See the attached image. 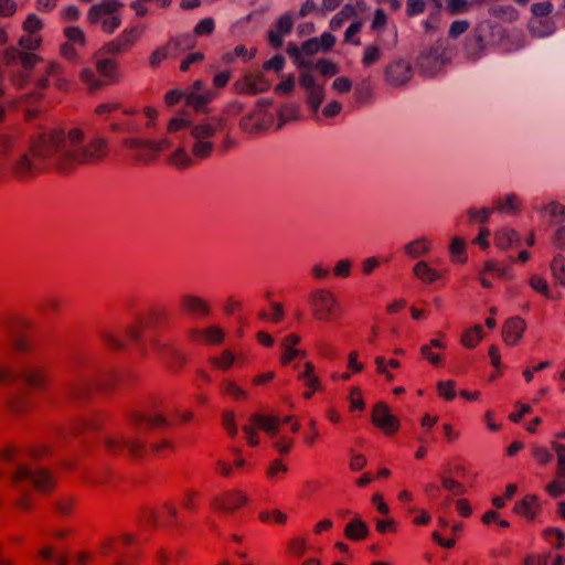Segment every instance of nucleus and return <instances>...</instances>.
<instances>
[{
  "mask_svg": "<svg viewBox=\"0 0 565 565\" xmlns=\"http://www.w3.org/2000/svg\"><path fill=\"white\" fill-rule=\"evenodd\" d=\"M85 131L81 127L56 128L36 136L28 152L11 164L12 174L21 180L31 179L53 168L70 174L81 166L96 164L110 153L109 140L97 134L84 143Z\"/></svg>",
  "mask_w": 565,
  "mask_h": 565,
  "instance_id": "nucleus-1",
  "label": "nucleus"
},
{
  "mask_svg": "<svg viewBox=\"0 0 565 565\" xmlns=\"http://www.w3.org/2000/svg\"><path fill=\"white\" fill-rule=\"evenodd\" d=\"M224 120L213 118L193 124L190 128L192 154L199 160L210 159L216 148L215 137L223 130Z\"/></svg>",
  "mask_w": 565,
  "mask_h": 565,
  "instance_id": "nucleus-2",
  "label": "nucleus"
},
{
  "mask_svg": "<svg viewBox=\"0 0 565 565\" xmlns=\"http://www.w3.org/2000/svg\"><path fill=\"white\" fill-rule=\"evenodd\" d=\"M307 302L313 320L333 322L342 317L341 303L333 291L316 288L307 297Z\"/></svg>",
  "mask_w": 565,
  "mask_h": 565,
  "instance_id": "nucleus-3",
  "label": "nucleus"
},
{
  "mask_svg": "<svg viewBox=\"0 0 565 565\" xmlns=\"http://www.w3.org/2000/svg\"><path fill=\"white\" fill-rule=\"evenodd\" d=\"M121 8L122 2L118 0H100L89 8L86 20L90 25L111 34L121 25Z\"/></svg>",
  "mask_w": 565,
  "mask_h": 565,
  "instance_id": "nucleus-4",
  "label": "nucleus"
},
{
  "mask_svg": "<svg viewBox=\"0 0 565 565\" xmlns=\"http://www.w3.org/2000/svg\"><path fill=\"white\" fill-rule=\"evenodd\" d=\"M136 537L134 534H122L108 537L103 541L99 552L105 557H114V565H134L132 561L137 557V553L132 547Z\"/></svg>",
  "mask_w": 565,
  "mask_h": 565,
  "instance_id": "nucleus-5",
  "label": "nucleus"
},
{
  "mask_svg": "<svg viewBox=\"0 0 565 565\" xmlns=\"http://www.w3.org/2000/svg\"><path fill=\"white\" fill-rule=\"evenodd\" d=\"M281 427V418L274 414L255 413L248 417V424L244 425L242 430L246 436L247 445L256 447L260 444L258 430L264 431L269 437H275Z\"/></svg>",
  "mask_w": 565,
  "mask_h": 565,
  "instance_id": "nucleus-6",
  "label": "nucleus"
},
{
  "mask_svg": "<svg viewBox=\"0 0 565 565\" xmlns=\"http://www.w3.org/2000/svg\"><path fill=\"white\" fill-rule=\"evenodd\" d=\"M12 478L14 482L30 479L34 488L42 493L52 492L56 484L53 475L47 469H30L24 465H21L17 468Z\"/></svg>",
  "mask_w": 565,
  "mask_h": 565,
  "instance_id": "nucleus-7",
  "label": "nucleus"
},
{
  "mask_svg": "<svg viewBox=\"0 0 565 565\" xmlns=\"http://www.w3.org/2000/svg\"><path fill=\"white\" fill-rule=\"evenodd\" d=\"M186 338L193 344L217 347L224 343L225 330L216 324L195 327L186 331Z\"/></svg>",
  "mask_w": 565,
  "mask_h": 565,
  "instance_id": "nucleus-8",
  "label": "nucleus"
},
{
  "mask_svg": "<svg viewBox=\"0 0 565 565\" xmlns=\"http://www.w3.org/2000/svg\"><path fill=\"white\" fill-rule=\"evenodd\" d=\"M248 502L249 498L244 491L233 489L216 495L211 502V508L217 513L230 514L245 507Z\"/></svg>",
  "mask_w": 565,
  "mask_h": 565,
  "instance_id": "nucleus-9",
  "label": "nucleus"
},
{
  "mask_svg": "<svg viewBox=\"0 0 565 565\" xmlns=\"http://www.w3.org/2000/svg\"><path fill=\"white\" fill-rule=\"evenodd\" d=\"M179 307L182 313L196 319L207 318L212 315L211 303L194 294H184L179 299Z\"/></svg>",
  "mask_w": 565,
  "mask_h": 565,
  "instance_id": "nucleus-10",
  "label": "nucleus"
},
{
  "mask_svg": "<svg viewBox=\"0 0 565 565\" xmlns=\"http://www.w3.org/2000/svg\"><path fill=\"white\" fill-rule=\"evenodd\" d=\"M372 424L386 435H393L399 429V420L394 416L384 402L376 403L372 408Z\"/></svg>",
  "mask_w": 565,
  "mask_h": 565,
  "instance_id": "nucleus-11",
  "label": "nucleus"
},
{
  "mask_svg": "<svg viewBox=\"0 0 565 565\" xmlns=\"http://www.w3.org/2000/svg\"><path fill=\"white\" fill-rule=\"evenodd\" d=\"M129 420L137 431L164 429L171 426V422L160 413L146 414L142 412H132L129 416Z\"/></svg>",
  "mask_w": 565,
  "mask_h": 565,
  "instance_id": "nucleus-12",
  "label": "nucleus"
},
{
  "mask_svg": "<svg viewBox=\"0 0 565 565\" xmlns=\"http://www.w3.org/2000/svg\"><path fill=\"white\" fill-rule=\"evenodd\" d=\"M106 447L114 452L128 450L134 457L141 458L146 454V445L140 438H126L124 436H109L105 439Z\"/></svg>",
  "mask_w": 565,
  "mask_h": 565,
  "instance_id": "nucleus-13",
  "label": "nucleus"
},
{
  "mask_svg": "<svg viewBox=\"0 0 565 565\" xmlns=\"http://www.w3.org/2000/svg\"><path fill=\"white\" fill-rule=\"evenodd\" d=\"M141 31L138 28L125 29L116 39L105 45L109 54H122L129 51L140 38Z\"/></svg>",
  "mask_w": 565,
  "mask_h": 565,
  "instance_id": "nucleus-14",
  "label": "nucleus"
},
{
  "mask_svg": "<svg viewBox=\"0 0 565 565\" xmlns=\"http://www.w3.org/2000/svg\"><path fill=\"white\" fill-rule=\"evenodd\" d=\"M504 278H512L510 270L492 259L486 260L482 269L479 273V280L483 288H491L493 286L492 279Z\"/></svg>",
  "mask_w": 565,
  "mask_h": 565,
  "instance_id": "nucleus-15",
  "label": "nucleus"
},
{
  "mask_svg": "<svg viewBox=\"0 0 565 565\" xmlns=\"http://www.w3.org/2000/svg\"><path fill=\"white\" fill-rule=\"evenodd\" d=\"M384 75L388 84L401 86L411 79L412 67L408 62L395 61L385 67Z\"/></svg>",
  "mask_w": 565,
  "mask_h": 565,
  "instance_id": "nucleus-16",
  "label": "nucleus"
},
{
  "mask_svg": "<svg viewBox=\"0 0 565 565\" xmlns=\"http://www.w3.org/2000/svg\"><path fill=\"white\" fill-rule=\"evenodd\" d=\"M178 516V510L174 504L166 502L161 505L159 511L147 508L142 511V519L146 523L152 526L158 525L160 518L164 519L168 524H174Z\"/></svg>",
  "mask_w": 565,
  "mask_h": 565,
  "instance_id": "nucleus-17",
  "label": "nucleus"
},
{
  "mask_svg": "<svg viewBox=\"0 0 565 565\" xmlns=\"http://www.w3.org/2000/svg\"><path fill=\"white\" fill-rule=\"evenodd\" d=\"M298 380H300L306 387V391L303 392V397L306 399H310L315 393L322 390V383L317 375L315 364L311 361L305 362L303 371L298 374Z\"/></svg>",
  "mask_w": 565,
  "mask_h": 565,
  "instance_id": "nucleus-18",
  "label": "nucleus"
},
{
  "mask_svg": "<svg viewBox=\"0 0 565 565\" xmlns=\"http://www.w3.org/2000/svg\"><path fill=\"white\" fill-rule=\"evenodd\" d=\"M526 329L525 320L521 317L508 319L502 327V339L508 345H516Z\"/></svg>",
  "mask_w": 565,
  "mask_h": 565,
  "instance_id": "nucleus-19",
  "label": "nucleus"
},
{
  "mask_svg": "<svg viewBox=\"0 0 565 565\" xmlns=\"http://www.w3.org/2000/svg\"><path fill=\"white\" fill-rule=\"evenodd\" d=\"M96 71L103 76L104 85L117 84L122 79L119 63L113 58H100L96 63Z\"/></svg>",
  "mask_w": 565,
  "mask_h": 565,
  "instance_id": "nucleus-20",
  "label": "nucleus"
},
{
  "mask_svg": "<svg viewBox=\"0 0 565 565\" xmlns=\"http://www.w3.org/2000/svg\"><path fill=\"white\" fill-rule=\"evenodd\" d=\"M301 342V337L297 333H289L287 334L280 342L281 347V355H280V363L282 365L289 364L292 360H295L297 356L301 355L305 356L306 352H301L296 347Z\"/></svg>",
  "mask_w": 565,
  "mask_h": 565,
  "instance_id": "nucleus-21",
  "label": "nucleus"
},
{
  "mask_svg": "<svg viewBox=\"0 0 565 565\" xmlns=\"http://www.w3.org/2000/svg\"><path fill=\"white\" fill-rule=\"evenodd\" d=\"M440 338L431 339L428 343L423 344L420 347V354L423 359H425L428 363L434 366H438L444 361V355L435 352L433 349H441L445 350L447 348L446 342L444 341L445 334L439 333Z\"/></svg>",
  "mask_w": 565,
  "mask_h": 565,
  "instance_id": "nucleus-22",
  "label": "nucleus"
},
{
  "mask_svg": "<svg viewBox=\"0 0 565 565\" xmlns=\"http://www.w3.org/2000/svg\"><path fill=\"white\" fill-rule=\"evenodd\" d=\"M201 161L192 154V148L186 151L183 147L177 148L168 158V163L177 170L190 169Z\"/></svg>",
  "mask_w": 565,
  "mask_h": 565,
  "instance_id": "nucleus-23",
  "label": "nucleus"
},
{
  "mask_svg": "<svg viewBox=\"0 0 565 565\" xmlns=\"http://www.w3.org/2000/svg\"><path fill=\"white\" fill-rule=\"evenodd\" d=\"M413 273L417 279L424 284H433L445 277V269L431 267L427 262L419 260L413 267Z\"/></svg>",
  "mask_w": 565,
  "mask_h": 565,
  "instance_id": "nucleus-24",
  "label": "nucleus"
},
{
  "mask_svg": "<svg viewBox=\"0 0 565 565\" xmlns=\"http://www.w3.org/2000/svg\"><path fill=\"white\" fill-rule=\"evenodd\" d=\"M375 372L383 376L386 382L391 383L395 380L393 370L401 367V361L393 358H386L385 355H376L374 358Z\"/></svg>",
  "mask_w": 565,
  "mask_h": 565,
  "instance_id": "nucleus-25",
  "label": "nucleus"
},
{
  "mask_svg": "<svg viewBox=\"0 0 565 565\" xmlns=\"http://www.w3.org/2000/svg\"><path fill=\"white\" fill-rule=\"evenodd\" d=\"M513 511L527 520H534L540 511L537 497L534 494L525 495L514 504Z\"/></svg>",
  "mask_w": 565,
  "mask_h": 565,
  "instance_id": "nucleus-26",
  "label": "nucleus"
},
{
  "mask_svg": "<svg viewBox=\"0 0 565 565\" xmlns=\"http://www.w3.org/2000/svg\"><path fill=\"white\" fill-rule=\"evenodd\" d=\"M236 90L241 94H257L268 89V83L258 75H248L243 82L236 83Z\"/></svg>",
  "mask_w": 565,
  "mask_h": 565,
  "instance_id": "nucleus-27",
  "label": "nucleus"
},
{
  "mask_svg": "<svg viewBox=\"0 0 565 565\" xmlns=\"http://www.w3.org/2000/svg\"><path fill=\"white\" fill-rule=\"evenodd\" d=\"M196 46V36L190 33H183L168 41V47L172 56H177L182 52L192 50Z\"/></svg>",
  "mask_w": 565,
  "mask_h": 565,
  "instance_id": "nucleus-28",
  "label": "nucleus"
},
{
  "mask_svg": "<svg viewBox=\"0 0 565 565\" xmlns=\"http://www.w3.org/2000/svg\"><path fill=\"white\" fill-rule=\"evenodd\" d=\"M527 29L532 36L546 38L555 30V23L552 19L530 18Z\"/></svg>",
  "mask_w": 565,
  "mask_h": 565,
  "instance_id": "nucleus-29",
  "label": "nucleus"
},
{
  "mask_svg": "<svg viewBox=\"0 0 565 565\" xmlns=\"http://www.w3.org/2000/svg\"><path fill=\"white\" fill-rule=\"evenodd\" d=\"M24 382L28 386L36 390H45L50 383L47 370L42 367L31 369L24 374Z\"/></svg>",
  "mask_w": 565,
  "mask_h": 565,
  "instance_id": "nucleus-30",
  "label": "nucleus"
},
{
  "mask_svg": "<svg viewBox=\"0 0 565 565\" xmlns=\"http://www.w3.org/2000/svg\"><path fill=\"white\" fill-rule=\"evenodd\" d=\"M119 110L125 115H132L136 113V110L132 108H125L117 100H107L96 105L94 108V114L96 116L103 117L105 120H108L114 113Z\"/></svg>",
  "mask_w": 565,
  "mask_h": 565,
  "instance_id": "nucleus-31",
  "label": "nucleus"
},
{
  "mask_svg": "<svg viewBox=\"0 0 565 565\" xmlns=\"http://www.w3.org/2000/svg\"><path fill=\"white\" fill-rule=\"evenodd\" d=\"M344 536L354 542L363 541L369 536V526L361 519H354L345 525Z\"/></svg>",
  "mask_w": 565,
  "mask_h": 565,
  "instance_id": "nucleus-32",
  "label": "nucleus"
},
{
  "mask_svg": "<svg viewBox=\"0 0 565 565\" xmlns=\"http://www.w3.org/2000/svg\"><path fill=\"white\" fill-rule=\"evenodd\" d=\"M241 355H235L230 350H223L218 355L211 356L209 362L213 369L225 372L228 371L236 361H241Z\"/></svg>",
  "mask_w": 565,
  "mask_h": 565,
  "instance_id": "nucleus-33",
  "label": "nucleus"
},
{
  "mask_svg": "<svg viewBox=\"0 0 565 565\" xmlns=\"http://www.w3.org/2000/svg\"><path fill=\"white\" fill-rule=\"evenodd\" d=\"M289 471L288 466L284 462L282 459L276 458L271 460L265 471V476L268 481L271 483L281 482L285 480L287 473Z\"/></svg>",
  "mask_w": 565,
  "mask_h": 565,
  "instance_id": "nucleus-34",
  "label": "nucleus"
},
{
  "mask_svg": "<svg viewBox=\"0 0 565 565\" xmlns=\"http://www.w3.org/2000/svg\"><path fill=\"white\" fill-rule=\"evenodd\" d=\"M122 146L129 150H134V156L142 162L148 161V143L149 139L141 138H125L121 141Z\"/></svg>",
  "mask_w": 565,
  "mask_h": 565,
  "instance_id": "nucleus-35",
  "label": "nucleus"
},
{
  "mask_svg": "<svg viewBox=\"0 0 565 565\" xmlns=\"http://www.w3.org/2000/svg\"><path fill=\"white\" fill-rule=\"evenodd\" d=\"M430 247H431L430 241L426 237H420V238H417V239H414V241L407 243L405 245L404 249H405V253L411 258H418L420 256L426 255L430 250Z\"/></svg>",
  "mask_w": 565,
  "mask_h": 565,
  "instance_id": "nucleus-36",
  "label": "nucleus"
},
{
  "mask_svg": "<svg viewBox=\"0 0 565 565\" xmlns=\"http://www.w3.org/2000/svg\"><path fill=\"white\" fill-rule=\"evenodd\" d=\"M220 392L222 395L228 396L234 401H245L248 398V393L228 379L220 384Z\"/></svg>",
  "mask_w": 565,
  "mask_h": 565,
  "instance_id": "nucleus-37",
  "label": "nucleus"
},
{
  "mask_svg": "<svg viewBox=\"0 0 565 565\" xmlns=\"http://www.w3.org/2000/svg\"><path fill=\"white\" fill-rule=\"evenodd\" d=\"M213 97L214 94L212 92L196 93L185 90V104L195 110L202 109L213 99Z\"/></svg>",
  "mask_w": 565,
  "mask_h": 565,
  "instance_id": "nucleus-38",
  "label": "nucleus"
},
{
  "mask_svg": "<svg viewBox=\"0 0 565 565\" xmlns=\"http://www.w3.org/2000/svg\"><path fill=\"white\" fill-rule=\"evenodd\" d=\"M483 339V328L481 324H476L463 331L461 335V344L467 349L476 348Z\"/></svg>",
  "mask_w": 565,
  "mask_h": 565,
  "instance_id": "nucleus-39",
  "label": "nucleus"
},
{
  "mask_svg": "<svg viewBox=\"0 0 565 565\" xmlns=\"http://www.w3.org/2000/svg\"><path fill=\"white\" fill-rule=\"evenodd\" d=\"M79 78L90 93L96 92L104 86L103 81L98 78L95 71L89 67H85L81 71Z\"/></svg>",
  "mask_w": 565,
  "mask_h": 565,
  "instance_id": "nucleus-40",
  "label": "nucleus"
},
{
  "mask_svg": "<svg viewBox=\"0 0 565 565\" xmlns=\"http://www.w3.org/2000/svg\"><path fill=\"white\" fill-rule=\"evenodd\" d=\"M175 450V445L172 440L168 438H163L159 441L152 443L149 446V454L154 457H164L168 456Z\"/></svg>",
  "mask_w": 565,
  "mask_h": 565,
  "instance_id": "nucleus-41",
  "label": "nucleus"
},
{
  "mask_svg": "<svg viewBox=\"0 0 565 565\" xmlns=\"http://www.w3.org/2000/svg\"><path fill=\"white\" fill-rule=\"evenodd\" d=\"M519 238L518 233L512 228H502L495 233L494 236V244L505 249L510 247L514 242H516Z\"/></svg>",
  "mask_w": 565,
  "mask_h": 565,
  "instance_id": "nucleus-42",
  "label": "nucleus"
},
{
  "mask_svg": "<svg viewBox=\"0 0 565 565\" xmlns=\"http://www.w3.org/2000/svg\"><path fill=\"white\" fill-rule=\"evenodd\" d=\"M492 15L504 22H514L519 19V11L511 4L497 6L492 9Z\"/></svg>",
  "mask_w": 565,
  "mask_h": 565,
  "instance_id": "nucleus-43",
  "label": "nucleus"
},
{
  "mask_svg": "<svg viewBox=\"0 0 565 565\" xmlns=\"http://www.w3.org/2000/svg\"><path fill=\"white\" fill-rule=\"evenodd\" d=\"M440 482L444 489L450 491L455 495L466 493V487L459 481H456L447 470L440 473Z\"/></svg>",
  "mask_w": 565,
  "mask_h": 565,
  "instance_id": "nucleus-44",
  "label": "nucleus"
},
{
  "mask_svg": "<svg viewBox=\"0 0 565 565\" xmlns=\"http://www.w3.org/2000/svg\"><path fill=\"white\" fill-rule=\"evenodd\" d=\"M102 339L111 349H121L125 345L121 332L110 328L102 331Z\"/></svg>",
  "mask_w": 565,
  "mask_h": 565,
  "instance_id": "nucleus-45",
  "label": "nucleus"
},
{
  "mask_svg": "<svg viewBox=\"0 0 565 565\" xmlns=\"http://www.w3.org/2000/svg\"><path fill=\"white\" fill-rule=\"evenodd\" d=\"M76 504V498L72 494H64L57 498L55 501V511L60 515H70Z\"/></svg>",
  "mask_w": 565,
  "mask_h": 565,
  "instance_id": "nucleus-46",
  "label": "nucleus"
},
{
  "mask_svg": "<svg viewBox=\"0 0 565 565\" xmlns=\"http://www.w3.org/2000/svg\"><path fill=\"white\" fill-rule=\"evenodd\" d=\"M543 537L555 548H562L565 545V532L559 527H546L543 531Z\"/></svg>",
  "mask_w": 565,
  "mask_h": 565,
  "instance_id": "nucleus-47",
  "label": "nucleus"
},
{
  "mask_svg": "<svg viewBox=\"0 0 565 565\" xmlns=\"http://www.w3.org/2000/svg\"><path fill=\"white\" fill-rule=\"evenodd\" d=\"M317 355L324 360H334L338 351L333 344L324 340H317L313 344Z\"/></svg>",
  "mask_w": 565,
  "mask_h": 565,
  "instance_id": "nucleus-48",
  "label": "nucleus"
},
{
  "mask_svg": "<svg viewBox=\"0 0 565 565\" xmlns=\"http://www.w3.org/2000/svg\"><path fill=\"white\" fill-rule=\"evenodd\" d=\"M148 326V321L145 316L137 317L134 322L127 327L126 334L128 338L132 340H139L143 331L146 330Z\"/></svg>",
  "mask_w": 565,
  "mask_h": 565,
  "instance_id": "nucleus-49",
  "label": "nucleus"
},
{
  "mask_svg": "<svg viewBox=\"0 0 565 565\" xmlns=\"http://www.w3.org/2000/svg\"><path fill=\"white\" fill-rule=\"evenodd\" d=\"M348 399L350 412H362L364 409L365 403L360 387H351Z\"/></svg>",
  "mask_w": 565,
  "mask_h": 565,
  "instance_id": "nucleus-50",
  "label": "nucleus"
},
{
  "mask_svg": "<svg viewBox=\"0 0 565 565\" xmlns=\"http://www.w3.org/2000/svg\"><path fill=\"white\" fill-rule=\"evenodd\" d=\"M553 10L554 6L551 1L535 2L531 6V18L551 19Z\"/></svg>",
  "mask_w": 565,
  "mask_h": 565,
  "instance_id": "nucleus-51",
  "label": "nucleus"
},
{
  "mask_svg": "<svg viewBox=\"0 0 565 565\" xmlns=\"http://www.w3.org/2000/svg\"><path fill=\"white\" fill-rule=\"evenodd\" d=\"M551 271L561 285L565 286V257L557 255L551 262Z\"/></svg>",
  "mask_w": 565,
  "mask_h": 565,
  "instance_id": "nucleus-52",
  "label": "nucleus"
},
{
  "mask_svg": "<svg viewBox=\"0 0 565 565\" xmlns=\"http://www.w3.org/2000/svg\"><path fill=\"white\" fill-rule=\"evenodd\" d=\"M520 202L514 194H508L497 203L498 211L502 213H514L519 210Z\"/></svg>",
  "mask_w": 565,
  "mask_h": 565,
  "instance_id": "nucleus-53",
  "label": "nucleus"
},
{
  "mask_svg": "<svg viewBox=\"0 0 565 565\" xmlns=\"http://www.w3.org/2000/svg\"><path fill=\"white\" fill-rule=\"evenodd\" d=\"M308 544L305 537H294L287 544V553L292 557H300L307 551Z\"/></svg>",
  "mask_w": 565,
  "mask_h": 565,
  "instance_id": "nucleus-54",
  "label": "nucleus"
},
{
  "mask_svg": "<svg viewBox=\"0 0 565 565\" xmlns=\"http://www.w3.org/2000/svg\"><path fill=\"white\" fill-rule=\"evenodd\" d=\"M456 382L452 380L439 381L437 383L438 395L447 402L452 401L456 397Z\"/></svg>",
  "mask_w": 565,
  "mask_h": 565,
  "instance_id": "nucleus-55",
  "label": "nucleus"
},
{
  "mask_svg": "<svg viewBox=\"0 0 565 565\" xmlns=\"http://www.w3.org/2000/svg\"><path fill=\"white\" fill-rule=\"evenodd\" d=\"M354 13V9L351 6H345L339 11L330 21V28L332 31L340 30L344 22Z\"/></svg>",
  "mask_w": 565,
  "mask_h": 565,
  "instance_id": "nucleus-56",
  "label": "nucleus"
},
{
  "mask_svg": "<svg viewBox=\"0 0 565 565\" xmlns=\"http://www.w3.org/2000/svg\"><path fill=\"white\" fill-rule=\"evenodd\" d=\"M259 519L263 522H271L277 525H282L287 522V514L278 509L271 511H263L259 513Z\"/></svg>",
  "mask_w": 565,
  "mask_h": 565,
  "instance_id": "nucleus-57",
  "label": "nucleus"
},
{
  "mask_svg": "<svg viewBox=\"0 0 565 565\" xmlns=\"http://www.w3.org/2000/svg\"><path fill=\"white\" fill-rule=\"evenodd\" d=\"M62 67L56 62H50L45 70V76L40 78L36 83L39 89H45L49 86V78L55 77L61 74Z\"/></svg>",
  "mask_w": 565,
  "mask_h": 565,
  "instance_id": "nucleus-58",
  "label": "nucleus"
},
{
  "mask_svg": "<svg viewBox=\"0 0 565 565\" xmlns=\"http://www.w3.org/2000/svg\"><path fill=\"white\" fill-rule=\"evenodd\" d=\"M192 124L185 116H177L169 120L167 130L170 134L183 131L191 128Z\"/></svg>",
  "mask_w": 565,
  "mask_h": 565,
  "instance_id": "nucleus-59",
  "label": "nucleus"
},
{
  "mask_svg": "<svg viewBox=\"0 0 565 565\" xmlns=\"http://www.w3.org/2000/svg\"><path fill=\"white\" fill-rule=\"evenodd\" d=\"M215 30V21L213 18H204L200 20L194 29L193 33L195 36H203V35H210Z\"/></svg>",
  "mask_w": 565,
  "mask_h": 565,
  "instance_id": "nucleus-60",
  "label": "nucleus"
},
{
  "mask_svg": "<svg viewBox=\"0 0 565 565\" xmlns=\"http://www.w3.org/2000/svg\"><path fill=\"white\" fill-rule=\"evenodd\" d=\"M308 103L313 113H317L324 99V88L319 86L315 89L307 92Z\"/></svg>",
  "mask_w": 565,
  "mask_h": 565,
  "instance_id": "nucleus-61",
  "label": "nucleus"
},
{
  "mask_svg": "<svg viewBox=\"0 0 565 565\" xmlns=\"http://www.w3.org/2000/svg\"><path fill=\"white\" fill-rule=\"evenodd\" d=\"M145 317L148 323L160 324L169 319V313L166 309L161 307H153L147 312Z\"/></svg>",
  "mask_w": 565,
  "mask_h": 565,
  "instance_id": "nucleus-62",
  "label": "nucleus"
},
{
  "mask_svg": "<svg viewBox=\"0 0 565 565\" xmlns=\"http://www.w3.org/2000/svg\"><path fill=\"white\" fill-rule=\"evenodd\" d=\"M551 446L557 458L556 475L565 476V445L557 441H552Z\"/></svg>",
  "mask_w": 565,
  "mask_h": 565,
  "instance_id": "nucleus-63",
  "label": "nucleus"
},
{
  "mask_svg": "<svg viewBox=\"0 0 565 565\" xmlns=\"http://www.w3.org/2000/svg\"><path fill=\"white\" fill-rule=\"evenodd\" d=\"M546 492L553 497L557 498L565 493V476H557L553 481H551L546 486Z\"/></svg>",
  "mask_w": 565,
  "mask_h": 565,
  "instance_id": "nucleus-64",
  "label": "nucleus"
}]
</instances>
